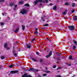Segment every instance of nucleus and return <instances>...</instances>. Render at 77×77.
Segmentation results:
<instances>
[{
	"label": "nucleus",
	"mask_w": 77,
	"mask_h": 77,
	"mask_svg": "<svg viewBox=\"0 0 77 77\" xmlns=\"http://www.w3.org/2000/svg\"><path fill=\"white\" fill-rule=\"evenodd\" d=\"M68 28H69L70 30H71V31L73 30H74L75 29V28H74V27L72 26H68Z\"/></svg>",
	"instance_id": "nucleus-1"
},
{
	"label": "nucleus",
	"mask_w": 77,
	"mask_h": 77,
	"mask_svg": "<svg viewBox=\"0 0 77 77\" xmlns=\"http://www.w3.org/2000/svg\"><path fill=\"white\" fill-rule=\"evenodd\" d=\"M27 11L26 10L23 9H22V10L20 11L21 14H26L27 13Z\"/></svg>",
	"instance_id": "nucleus-2"
},
{
	"label": "nucleus",
	"mask_w": 77,
	"mask_h": 77,
	"mask_svg": "<svg viewBox=\"0 0 77 77\" xmlns=\"http://www.w3.org/2000/svg\"><path fill=\"white\" fill-rule=\"evenodd\" d=\"M51 55H52V51H51L50 52V53L48 55L46 56L45 57L46 58H48V57H50V56H51Z\"/></svg>",
	"instance_id": "nucleus-3"
},
{
	"label": "nucleus",
	"mask_w": 77,
	"mask_h": 77,
	"mask_svg": "<svg viewBox=\"0 0 77 77\" xmlns=\"http://www.w3.org/2000/svg\"><path fill=\"white\" fill-rule=\"evenodd\" d=\"M42 2V0H37L35 1L34 4L35 5H36L38 2H40V3H41Z\"/></svg>",
	"instance_id": "nucleus-4"
},
{
	"label": "nucleus",
	"mask_w": 77,
	"mask_h": 77,
	"mask_svg": "<svg viewBox=\"0 0 77 77\" xmlns=\"http://www.w3.org/2000/svg\"><path fill=\"white\" fill-rule=\"evenodd\" d=\"M22 77H32L31 75H27V74H25L22 75Z\"/></svg>",
	"instance_id": "nucleus-5"
},
{
	"label": "nucleus",
	"mask_w": 77,
	"mask_h": 77,
	"mask_svg": "<svg viewBox=\"0 0 77 77\" xmlns=\"http://www.w3.org/2000/svg\"><path fill=\"white\" fill-rule=\"evenodd\" d=\"M17 71H11L10 74L8 75H11V74H12V73H13V74H14L15 73H17Z\"/></svg>",
	"instance_id": "nucleus-6"
},
{
	"label": "nucleus",
	"mask_w": 77,
	"mask_h": 77,
	"mask_svg": "<svg viewBox=\"0 0 77 77\" xmlns=\"http://www.w3.org/2000/svg\"><path fill=\"white\" fill-rule=\"evenodd\" d=\"M27 48H31V44L29 43L27 45Z\"/></svg>",
	"instance_id": "nucleus-7"
},
{
	"label": "nucleus",
	"mask_w": 77,
	"mask_h": 77,
	"mask_svg": "<svg viewBox=\"0 0 77 77\" xmlns=\"http://www.w3.org/2000/svg\"><path fill=\"white\" fill-rule=\"evenodd\" d=\"M68 11V10L67 9H66L65 10V11L63 12V15H66L67 14V12Z\"/></svg>",
	"instance_id": "nucleus-8"
},
{
	"label": "nucleus",
	"mask_w": 77,
	"mask_h": 77,
	"mask_svg": "<svg viewBox=\"0 0 77 77\" xmlns=\"http://www.w3.org/2000/svg\"><path fill=\"white\" fill-rule=\"evenodd\" d=\"M20 30V28H17L14 31L15 33H17L18 32V30Z\"/></svg>",
	"instance_id": "nucleus-9"
},
{
	"label": "nucleus",
	"mask_w": 77,
	"mask_h": 77,
	"mask_svg": "<svg viewBox=\"0 0 77 77\" xmlns=\"http://www.w3.org/2000/svg\"><path fill=\"white\" fill-rule=\"evenodd\" d=\"M29 71H32L34 72L35 71V69L33 68H30L29 70Z\"/></svg>",
	"instance_id": "nucleus-10"
},
{
	"label": "nucleus",
	"mask_w": 77,
	"mask_h": 77,
	"mask_svg": "<svg viewBox=\"0 0 77 77\" xmlns=\"http://www.w3.org/2000/svg\"><path fill=\"white\" fill-rule=\"evenodd\" d=\"M73 19L74 21H76V20H77V17L75 16H74L73 17Z\"/></svg>",
	"instance_id": "nucleus-11"
},
{
	"label": "nucleus",
	"mask_w": 77,
	"mask_h": 77,
	"mask_svg": "<svg viewBox=\"0 0 77 77\" xmlns=\"http://www.w3.org/2000/svg\"><path fill=\"white\" fill-rule=\"evenodd\" d=\"M22 29L23 30H24V29H25L26 27L24 25H22Z\"/></svg>",
	"instance_id": "nucleus-12"
},
{
	"label": "nucleus",
	"mask_w": 77,
	"mask_h": 77,
	"mask_svg": "<svg viewBox=\"0 0 77 77\" xmlns=\"http://www.w3.org/2000/svg\"><path fill=\"white\" fill-rule=\"evenodd\" d=\"M69 59L70 60H72V56L71 55L69 57Z\"/></svg>",
	"instance_id": "nucleus-13"
},
{
	"label": "nucleus",
	"mask_w": 77,
	"mask_h": 77,
	"mask_svg": "<svg viewBox=\"0 0 77 77\" xmlns=\"http://www.w3.org/2000/svg\"><path fill=\"white\" fill-rule=\"evenodd\" d=\"M14 5V2H13L12 3H11L10 4V6H12Z\"/></svg>",
	"instance_id": "nucleus-14"
},
{
	"label": "nucleus",
	"mask_w": 77,
	"mask_h": 77,
	"mask_svg": "<svg viewBox=\"0 0 77 77\" xmlns=\"http://www.w3.org/2000/svg\"><path fill=\"white\" fill-rule=\"evenodd\" d=\"M7 47H8V45H7V44L5 43L4 44V47L5 48H7Z\"/></svg>",
	"instance_id": "nucleus-15"
},
{
	"label": "nucleus",
	"mask_w": 77,
	"mask_h": 77,
	"mask_svg": "<svg viewBox=\"0 0 77 77\" xmlns=\"http://www.w3.org/2000/svg\"><path fill=\"white\" fill-rule=\"evenodd\" d=\"M72 7H74L75 6V4L74 3H73L72 4Z\"/></svg>",
	"instance_id": "nucleus-16"
},
{
	"label": "nucleus",
	"mask_w": 77,
	"mask_h": 77,
	"mask_svg": "<svg viewBox=\"0 0 77 77\" xmlns=\"http://www.w3.org/2000/svg\"><path fill=\"white\" fill-rule=\"evenodd\" d=\"M74 44H75V45H77V41L75 40L74 41Z\"/></svg>",
	"instance_id": "nucleus-17"
},
{
	"label": "nucleus",
	"mask_w": 77,
	"mask_h": 77,
	"mask_svg": "<svg viewBox=\"0 0 77 77\" xmlns=\"http://www.w3.org/2000/svg\"><path fill=\"white\" fill-rule=\"evenodd\" d=\"M32 60H33L34 61V62H37V60L35 58H32Z\"/></svg>",
	"instance_id": "nucleus-18"
},
{
	"label": "nucleus",
	"mask_w": 77,
	"mask_h": 77,
	"mask_svg": "<svg viewBox=\"0 0 77 77\" xmlns=\"http://www.w3.org/2000/svg\"><path fill=\"white\" fill-rule=\"evenodd\" d=\"M25 6H27V7H29V6H30L28 4H26L24 5Z\"/></svg>",
	"instance_id": "nucleus-19"
},
{
	"label": "nucleus",
	"mask_w": 77,
	"mask_h": 77,
	"mask_svg": "<svg viewBox=\"0 0 77 77\" xmlns=\"http://www.w3.org/2000/svg\"><path fill=\"white\" fill-rule=\"evenodd\" d=\"M45 72L46 73H50V72L49 71H45Z\"/></svg>",
	"instance_id": "nucleus-20"
},
{
	"label": "nucleus",
	"mask_w": 77,
	"mask_h": 77,
	"mask_svg": "<svg viewBox=\"0 0 77 77\" xmlns=\"http://www.w3.org/2000/svg\"><path fill=\"white\" fill-rule=\"evenodd\" d=\"M75 48H76V46H74L73 47V50H75Z\"/></svg>",
	"instance_id": "nucleus-21"
},
{
	"label": "nucleus",
	"mask_w": 77,
	"mask_h": 77,
	"mask_svg": "<svg viewBox=\"0 0 77 77\" xmlns=\"http://www.w3.org/2000/svg\"><path fill=\"white\" fill-rule=\"evenodd\" d=\"M53 8L54 10H56L57 8L56 7V6H54V7Z\"/></svg>",
	"instance_id": "nucleus-22"
},
{
	"label": "nucleus",
	"mask_w": 77,
	"mask_h": 77,
	"mask_svg": "<svg viewBox=\"0 0 77 77\" xmlns=\"http://www.w3.org/2000/svg\"><path fill=\"white\" fill-rule=\"evenodd\" d=\"M42 20L43 21H45V19H44V18L43 17H42Z\"/></svg>",
	"instance_id": "nucleus-23"
},
{
	"label": "nucleus",
	"mask_w": 77,
	"mask_h": 77,
	"mask_svg": "<svg viewBox=\"0 0 77 77\" xmlns=\"http://www.w3.org/2000/svg\"><path fill=\"white\" fill-rule=\"evenodd\" d=\"M9 67L10 68H12V67H13V65H10V66H9Z\"/></svg>",
	"instance_id": "nucleus-24"
},
{
	"label": "nucleus",
	"mask_w": 77,
	"mask_h": 77,
	"mask_svg": "<svg viewBox=\"0 0 77 77\" xmlns=\"http://www.w3.org/2000/svg\"><path fill=\"white\" fill-rule=\"evenodd\" d=\"M1 58L2 59H5V57H4V56H2L1 57Z\"/></svg>",
	"instance_id": "nucleus-25"
},
{
	"label": "nucleus",
	"mask_w": 77,
	"mask_h": 77,
	"mask_svg": "<svg viewBox=\"0 0 77 77\" xmlns=\"http://www.w3.org/2000/svg\"><path fill=\"white\" fill-rule=\"evenodd\" d=\"M35 35H37L38 34V32H37V31H35V33H34Z\"/></svg>",
	"instance_id": "nucleus-26"
},
{
	"label": "nucleus",
	"mask_w": 77,
	"mask_h": 77,
	"mask_svg": "<svg viewBox=\"0 0 77 77\" xmlns=\"http://www.w3.org/2000/svg\"><path fill=\"white\" fill-rule=\"evenodd\" d=\"M35 38H33L32 39H31V42H33L35 41Z\"/></svg>",
	"instance_id": "nucleus-27"
},
{
	"label": "nucleus",
	"mask_w": 77,
	"mask_h": 77,
	"mask_svg": "<svg viewBox=\"0 0 77 77\" xmlns=\"http://www.w3.org/2000/svg\"><path fill=\"white\" fill-rule=\"evenodd\" d=\"M42 76L43 77H44L45 76H47V74H43Z\"/></svg>",
	"instance_id": "nucleus-28"
},
{
	"label": "nucleus",
	"mask_w": 77,
	"mask_h": 77,
	"mask_svg": "<svg viewBox=\"0 0 77 77\" xmlns=\"http://www.w3.org/2000/svg\"><path fill=\"white\" fill-rule=\"evenodd\" d=\"M44 26H48L49 25L48 24H46L44 25Z\"/></svg>",
	"instance_id": "nucleus-29"
},
{
	"label": "nucleus",
	"mask_w": 77,
	"mask_h": 77,
	"mask_svg": "<svg viewBox=\"0 0 77 77\" xmlns=\"http://www.w3.org/2000/svg\"><path fill=\"white\" fill-rule=\"evenodd\" d=\"M65 5L68 6V5H69V3H66L65 4Z\"/></svg>",
	"instance_id": "nucleus-30"
},
{
	"label": "nucleus",
	"mask_w": 77,
	"mask_h": 77,
	"mask_svg": "<svg viewBox=\"0 0 77 77\" xmlns=\"http://www.w3.org/2000/svg\"><path fill=\"white\" fill-rule=\"evenodd\" d=\"M14 55L15 56V57L17 56V54L14 53Z\"/></svg>",
	"instance_id": "nucleus-31"
},
{
	"label": "nucleus",
	"mask_w": 77,
	"mask_h": 77,
	"mask_svg": "<svg viewBox=\"0 0 77 77\" xmlns=\"http://www.w3.org/2000/svg\"><path fill=\"white\" fill-rule=\"evenodd\" d=\"M16 51H15L14 50H13V53H15V52H16Z\"/></svg>",
	"instance_id": "nucleus-32"
},
{
	"label": "nucleus",
	"mask_w": 77,
	"mask_h": 77,
	"mask_svg": "<svg viewBox=\"0 0 77 77\" xmlns=\"http://www.w3.org/2000/svg\"><path fill=\"white\" fill-rule=\"evenodd\" d=\"M57 60H59V61H60V59L59 58H57Z\"/></svg>",
	"instance_id": "nucleus-33"
},
{
	"label": "nucleus",
	"mask_w": 77,
	"mask_h": 77,
	"mask_svg": "<svg viewBox=\"0 0 77 77\" xmlns=\"http://www.w3.org/2000/svg\"><path fill=\"white\" fill-rule=\"evenodd\" d=\"M53 68H56V65H54L53 66Z\"/></svg>",
	"instance_id": "nucleus-34"
},
{
	"label": "nucleus",
	"mask_w": 77,
	"mask_h": 77,
	"mask_svg": "<svg viewBox=\"0 0 77 77\" xmlns=\"http://www.w3.org/2000/svg\"><path fill=\"white\" fill-rule=\"evenodd\" d=\"M3 24H4V23H1V26H3Z\"/></svg>",
	"instance_id": "nucleus-35"
},
{
	"label": "nucleus",
	"mask_w": 77,
	"mask_h": 77,
	"mask_svg": "<svg viewBox=\"0 0 77 77\" xmlns=\"http://www.w3.org/2000/svg\"><path fill=\"white\" fill-rule=\"evenodd\" d=\"M9 49H10V48H9V47H7L6 50H9Z\"/></svg>",
	"instance_id": "nucleus-36"
},
{
	"label": "nucleus",
	"mask_w": 77,
	"mask_h": 77,
	"mask_svg": "<svg viewBox=\"0 0 77 77\" xmlns=\"http://www.w3.org/2000/svg\"><path fill=\"white\" fill-rule=\"evenodd\" d=\"M5 1V0H0V2H4Z\"/></svg>",
	"instance_id": "nucleus-37"
},
{
	"label": "nucleus",
	"mask_w": 77,
	"mask_h": 77,
	"mask_svg": "<svg viewBox=\"0 0 77 77\" xmlns=\"http://www.w3.org/2000/svg\"><path fill=\"white\" fill-rule=\"evenodd\" d=\"M46 3H48V0H45Z\"/></svg>",
	"instance_id": "nucleus-38"
},
{
	"label": "nucleus",
	"mask_w": 77,
	"mask_h": 77,
	"mask_svg": "<svg viewBox=\"0 0 77 77\" xmlns=\"http://www.w3.org/2000/svg\"><path fill=\"white\" fill-rule=\"evenodd\" d=\"M75 10H72V13H73V12H74V11H75Z\"/></svg>",
	"instance_id": "nucleus-39"
},
{
	"label": "nucleus",
	"mask_w": 77,
	"mask_h": 77,
	"mask_svg": "<svg viewBox=\"0 0 77 77\" xmlns=\"http://www.w3.org/2000/svg\"><path fill=\"white\" fill-rule=\"evenodd\" d=\"M49 5H50V6H51L53 5V4L52 3H51L49 4Z\"/></svg>",
	"instance_id": "nucleus-40"
},
{
	"label": "nucleus",
	"mask_w": 77,
	"mask_h": 77,
	"mask_svg": "<svg viewBox=\"0 0 77 77\" xmlns=\"http://www.w3.org/2000/svg\"><path fill=\"white\" fill-rule=\"evenodd\" d=\"M19 3L22 4V3H23V2H22L21 1H20V2H19Z\"/></svg>",
	"instance_id": "nucleus-41"
},
{
	"label": "nucleus",
	"mask_w": 77,
	"mask_h": 77,
	"mask_svg": "<svg viewBox=\"0 0 77 77\" xmlns=\"http://www.w3.org/2000/svg\"><path fill=\"white\" fill-rule=\"evenodd\" d=\"M42 59H40V62H42Z\"/></svg>",
	"instance_id": "nucleus-42"
},
{
	"label": "nucleus",
	"mask_w": 77,
	"mask_h": 77,
	"mask_svg": "<svg viewBox=\"0 0 77 77\" xmlns=\"http://www.w3.org/2000/svg\"><path fill=\"white\" fill-rule=\"evenodd\" d=\"M36 54H39V52H36Z\"/></svg>",
	"instance_id": "nucleus-43"
},
{
	"label": "nucleus",
	"mask_w": 77,
	"mask_h": 77,
	"mask_svg": "<svg viewBox=\"0 0 77 77\" xmlns=\"http://www.w3.org/2000/svg\"><path fill=\"white\" fill-rule=\"evenodd\" d=\"M49 41L50 42H52L51 40H49Z\"/></svg>",
	"instance_id": "nucleus-44"
},
{
	"label": "nucleus",
	"mask_w": 77,
	"mask_h": 77,
	"mask_svg": "<svg viewBox=\"0 0 77 77\" xmlns=\"http://www.w3.org/2000/svg\"><path fill=\"white\" fill-rule=\"evenodd\" d=\"M23 69H26V67H23Z\"/></svg>",
	"instance_id": "nucleus-45"
},
{
	"label": "nucleus",
	"mask_w": 77,
	"mask_h": 77,
	"mask_svg": "<svg viewBox=\"0 0 77 77\" xmlns=\"http://www.w3.org/2000/svg\"><path fill=\"white\" fill-rule=\"evenodd\" d=\"M16 7H17V5H15V7L16 8Z\"/></svg>",
	"instance_id": "nucleus-46"
},
{
	"label": "nucleus",
	"mask_w": 77,
	"mask_h": 77,
	"mask_svg": "<svg viewBox=\"0 0 77 77\" xmlns=\"http://www.w3.org/2000/svg\"><path fill=\"white\" fill-rule=\"evenodd\" d=\"M39 71V70H36V72H38V71Z\"/></svg>",
	"instance_id": "nucleus-47"
},
{
	"label": "nucleus",
	"mask_w": 77,
	"mask_h": 77,
	"mask_svg": "<svg viewBox=\"0 0 77 77\" xmlns=\"http://www.w3.org/2000/svg\"><path fill=\"white\" fill-rule=\"evenodd\" d=\"M14 48H15V47H14V46H13V50H14Z\"/></svg>",
	"instance_id": "nucleus-48"
},
{
	"label": "nucleus",
	"mask_w": 77,
	"mask_h": 77,
	"mask_svg": "<svg viewBox=\"0 0 77 77\" xmlns=\"http://www.w3.org/2000/svg\"><path fill=\"white\" fill-rule=\"evenodd\" d=\"M71 64H68V66H71Z\"/></svg>",
	"instance_id": "nucleus-49"
},
{
	"label": "nucleus",
	"mask_w": 77,
	"mask_h": 77,
	"mask_svg": "<svg viewBox=\"0 0 77 77\" xmlns=\"http://www.w3.org/2000/svg\"><path fill=\"white\" fill-rule=\"evenodd\" d=\"M2 15L3 16H4V15H5V14H4V13H2Z\"/></svg>",
	"instance_id": "nucleus-50"
},
{
	"label": "nucleus",
	"mask_w": 77,
	"mask_h": 77,
	"mask_svg": "<svg viewBox=\"0 0 77 77\" xmlns=\"http://www.w3.org/2000/svg\"><path fill=\"white\" fill-rule=\"evenodd\" d=\"M35 30H36V31L37 32V30H38V29L37 28L35 29Z\"/></svg>",
	"instance_id": "nucleus-51"
},
{
	"label": "nucleus",
	"mask_w": 77,
	"mask_h": 77,
	"mask_svg": "<svg viewBox=\"0 0 77 77\" xmlns=\"http://www.w3.org/2000/svg\"><path fill=\"white\" fill-rule=\"evenodd\" d=\"M42 29H45V28H42Z\"/></svg>",
	"instance_id": "nucleus-52"
},
{
	"label": "nucleus",
	"mask_w": 77,
	"mask_h": 77,
	"mask_svg": "<svg viewBox=\"0 0 77 77\" xmlns=\"http://www.w3.org/2000/svg\"><path fill=\"white\" fill-rule=\"evenodd\" d=\"M47 39L48 41H49V39H48V38H47Z\"/></svg>",
	"instance_id": "nucleus-53"
},
{
	"label": "nucleus",
	"mask_w": 77,
	"mask_h": 77,
	"mask_svg": "<svg viewBox=\"0 0 77 77\" xmlns=\"http://www.w3.org/2000/svg\"><path fill=\"white\" fill-rule=\"evenodd\" d=\"M14 11H16V8H14Z\"/></svg>",
	"instance_id": "nucleus-54"
},
{
	"label": "nucleus",
	"mask_w": 77,
	"mask_h": 77,
	"mask_svg": "<svg viewBox=\"0 0 77 77\" xmlns=\"http://www.w3.org/2000/svg\"><path fill=\"white\" fill-rule=\"evenodd\" d=\"M57 77H60V76L58 75V76H57Z\"/></svg>",
	"instance_id": "nucleus-55"
},
{
	"label": "nucleus",
	"mask_w": 77,
	"mask_h": 77,
	"mask_svg": "<svg viewBox=\"0 0 77 77\" xmlns=\"http://www.w3.org/2000/svg\"><path fill=\"white\" fill-rule=\"evenodd\" d=\"M57 69H60V68H57Z\"/></svg>",
	"instance_id": "nucleus-56"
},
{
	"label": "nucleus",
	"mask_w": 77,
	"mask_h": 77,
	"mask_svg": "<svg viewBox=\"0 0 77 77\" xmlns=\"http://www.w3.org/2000/svg\"><path fill=\"white\" fill-rule=\"evenodd\" d=\"M16 44H17V43H18V42H16Z\"/></svg>",
	"instance_id": "nucleus-57"
},
{
	"label": "nucleus",
	"mask_w": 77,
	"mask_h": 77,
	"mask_svg": "<svg viewBox=\"0 0 77 77\" xmlns=\"http://www.w3.org/2000/svg\"><path fill=\"white\" fill-rule=\"evenodd\" d=\"M2 68V67L1 66V65H0V68Z\"/></svg>",
	"instance_id": "nucleus-58"
},
{
	"label": "nucleus",
	"mask_w": 77,
	"mask_h": 77,
	"mask_svg": "<svg viewBox=\"0 0 77 77\" xmlns=\"http://www.w3.org/2000/svg\"><path fill=\"white\" fill-rule=\"evenodd\" d=\"M42 4H40V5H42Z\"/></svg>",
	"instance_id": "nucleus-59"
},
{
	"label": "nucleus",
	"mask_w": 77,
	"mask_h": 77,
	"mask_svg": "<svg viewBox=\"0 0 77 77\" xmlns=\"http://www.w3.org/2000/svg\"><path fill=\"white\" fill-rule=\"evenodd\" d=\"M57 63H58V62H56Z\"/></svg>",
	"instance_id": "nucleus-60"
},
{
	"label": "nucleus",
	"mask_w": 77,
	"mask_h": 77,
	"mask_svg": "<svg viewBox=\"0 0 77 77\" xmlns=\"http://www.w3.org/2000/svg\"><path fill=\"white\" fill-rule=\"evenodd\" d=\"M75 0V1H77V0Z\"/></svg>",
	"instance_id": "nucleus-61"
},
{
	"label": "nucleus",
	"mask_w": 77,
	"mask_h": 77,
	"mask_svg": "<svg viewBox=\"0 0 77 77\" xmlns=\"http://www.w3.org/2000/svg\"><path fill=\"white\" fill-rule=\"evenodd\" d=\"M1 19V18L0 17V20Z\"/></svg>",
	"instance_id": "nucleus-62"
},
{
	"label": "nucleus",
	"mask_w": 77,
	"mask_h": 77,
	"mask_svg": "<svg viewBox=\"0 0 77 77\" xmlns=\"http://www.w3.org/2000/svg\"><path fill=\"white\" fill-rule=\"evenodd\" d=\"M49 0V1H51V0Z\"/></svg>",
	"instance_id": "nucleus-63"
},
{
	"label": "nucleus",
	"mask_w": 77,
	"mask_h": 77,
	"mask_svg": "<svg viewBox=\"0 0 77 77\" xmlns=\"http://www.w3.org/2000/svg\"><path fill=\"white\" fill-rule=\"evenodd\" d=\"M20 66H21V65H20Z\"/></svg>",
	"instance_id": "nucleus-64"
}]
</instances>
